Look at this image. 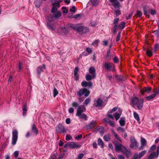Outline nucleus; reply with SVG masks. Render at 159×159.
Returning a JSON list of instances; mask_svg holds the SVG:
<instances>
[{
	"instance_id": "25",
	"label": "nucleus",
	"mask_w": 159,
	"mask_h": 159,
	"mask_svg": "<svg viewBox=\"0 0 159 159\" xmlns=\"http://www.w3.org/2000/svg\"><path fill=\"white\" fill-rule=\"evenodd\" d=\"M61 16V14L59 11H58L54 14L52 15L53 17L54 18H55L57 19L59 18Z\"/></svg>"
},
{
	"instance_id": "22",
	"label": "nucleus",
	"mask_w": 159,
	"mask_h": 159,
	"mask_svg": "<svg viewBox=\"0 0 159 159\" xmlns=\"http://www.w3.org/2000/svg\"><path fill=\"white\" fill-rule=\"evenodd\" d=\"M97 104L95 106L97 107H100L103 102V100L101 98L98 99L97 100Z\"/></svg>"
},
{
	"instance_id": "30",
	"label": "nucleus",
	"mask_w": 159,
	"mask_h": 159,
	"mask_svg": "<svg viewBox=\"0 0 159 159\" xmlns=\"http://www.w3.org/2000/svg\"><path fill=\"white\" fill-rule=\"evenodd\" d=\"M125 23L124 21H122L118 25V28L121 30L123 29L125 26Z\"/></svg>"
},
{
	"instance_id": "7",
	"label": "nucleus",
	"mask_w": 159,
	"mask_h": 159,
	"mask_svg": "<svg viewBox=\"0 0 159 159\" xmlns=\"http://www.w3.org/2000/svg\"><path fill=\"white\" fill-rule=\"evenodd\" d=\"M56 131L59 133L63 134L66 132L64 127L60 124H59L56 129Z\"/></svg>"
},
{
	"instance_id": "42",
	"label": "nucleus",
	"mask_w": 159,
	"mask_h": 159,
	"mask_svg": "<svg viewBox=\"0 0 159 159\" xmlns=\"http://www.w3.org/2000/svg\"><path fill=\"white\" fill-rule=\"evenodd\" d=\"M53 97H55L58 93V91L55 88H54L53 91Z\"/></svg>"
},
{
	"instance_id": "16",
	"label": "nucleus",
	"mask_w": 159,
	"mask_h": 159,
	"mask_svg": "<svg viewBox=\"0 0 159 159\" xmlns=\"http://www.w3.org/2000/svg\"><path fill=\"white\" fill-rule=\"evenodd\" d=\"M46 66L44 64L42 65V66H39L37 68L38 74L40 75L41 73L43 71V69H45Z\"/></svg>"
},
{
	"instance_id": "23",
	"label": "nucleus",
	"mask_w": 159,
	"mask_h": 159,
	"mask_svg": "<svg viewBox=\"0 0 159 159\" xmlns=\"http://www.w3.org/2000/svg\"><path fill=\"white\" fill-rule=\"evenodd\" d=\"M112 3V6H114L115 8H119V7H120V3L118 1H115L114 2Z\"/></svg>"
},
{
	"instance_id": "37",
	"label": "nucleus",
	"mask_w": 159,
	"mask_h": 159,
	"mask_svg": "<svg viewBox=\"0 0 159 159\" xmlns=\"http://www.w3.org/2000/svg\"><path fill=\"white\" fill-rule=\"evenodd\" d=\"M146 54L148 57H150L152 55V53L150 49H148L146 51Z\"/></svg>"
},
{
	"instance_id": "11",
	"label": "nucleus",
	"mask_w": 159,
	"mask_h": 159,
	"mask_svg": "<svg viewBox=\"0 0 159 159\" xmlns=\"http://www.w3.org/2000/svg\"><path fill=\"white\" fill-rule=\"evenodd\" d=\"M86 109V108L84 105H80L79 106L76 114H80L81 113H83V112L85 111Z\"/></svg>"
},
{
	"instance_id": "57",
	"label": "nucleus",
	"mask_w": 159,
	"mask_h": 159,
	"mask_svg": "<svg viewBox=\"0 0 159 159\" xmlns=\"http://www.w3.org/2000/svg\"><path fill=\"white\" fill-rule=\"evenodd\" d=\"M119 20V19L118 18H115L113 21V24L115 25H117V22Z\"/></svg>"
},
{
	"instance_id": "29",
	"label": "nucleus",
	"mask_w": 159,
	"mask_h": 159,
	"mask_svg": "<svg viewBox=\"0 0 159 159\" xmlns=\"http://www.w3.org/2000/svg\"><path fill=\"white\" fill-rule=\"evenodd\" d=\"M156 93H153L152 94L149 96L146 97V99L148 101H149L152 99L153 98H154L156 96Z\"/></svg>"
},
{
	"instance_id": "33",
	"label": "nucleus",
	"mask_w": 159,
	"mask_h": 159,
	"mask_svg": "<svg viewBox=\"0 0 159 159\" xmlns=\"http://www.w3.org/2000/svg\"><path fill=\"white\" fill-rule=\"evenodd\" d=\"M93 6H96L98 4L99 0H90Z\"/></svg>"
},
{
	"instance_id": "4",
	"label": "nucleus",
	"mask_w": 159,
	"mask_h": 159,
	"mask_svg": "<svg viewBox=\"0 0 159 159\" xmlns=\"http://www.w3.org/2000/svg\"><path fill=\"white\" fill-rule=\"evenodd\" d=\"M77 31L80 34H82L89 32V29L86 27L78 26Z\"/></svg>"
},
{
	"instance_id": "48",
	"label": "nucleus",
	"mask_w": 159,
	"mask_h": 159,
	"mask_svg": "<svg viewBox=\"0 0 159 159\" xmlns=\"http://www.w3.org/2000/svg\"><path fill=\"white\" fill-rule=\"evenodd\" d=\"M90 100V99L89 98H88L86 99L85 100L84 103V104L86 105H88L89 103Z\"/></svg>"
},
{
	"instance_id": "55",
	"label": "nucleus",
	"mask_w": 159,
	"mask_h": 159,
	"mask_svg": "<svg viewBox=\"0 0 159 159\" xmlns=\"http://www.w3.org/2000/svg\"><path fill=\"white\" fill-rule=\"evenodd\" d=\"M110 52L111 51L110 49H109L107 52V53L106 54V57L107 58H110L111 57V55H110Z\"/></svg>"
},
{
	"instance_id": "60",
	"label": "nucleus",
	"mask_w": 159,
	"mask_h": 159,
	"mask_svg": "<svg viewBox=\"0 0 159 159\" xmlns=\"http://www.w3.org/2000/svg\"><path fill=\"white\" fill-rule=\"evenodd\" d=\"M57 10V9L56 7H53L52 10V13H55Z\"/></svg>"
},
{
	"instance_id": "52",
	"label": "nucleus",
	"mask_w": 159,
	"mask_h": 159,
	"mask_svg": "<svg viewBox=\"0 0 159 159\" xmlns=\"http://www.w3.org/2000/svg\"><path fill=\"white\" fill-rule=\"evenodd\" d=\"M63 10V12L64 13H67L68 12V10L65 7H62Z\"/></svg>"
},
{
	"instance_id": "24",
	"label": "nucleus",
	"mask_w": 159,
	"mask_h": 159,
	"mask_svg": "<svg viewBox=\"0 0 159 159\" xmlns=\"http://www.w3.org/2000/svg\"><path fill=\"white\" fill-rule=\"evenodd\" d=\"M98 145L100 146L102 148H104V143L102 140L101 138H99L98 139Z\"/></svg>"
},
{
	"instance_id": "45",
	"label": "nucleus",
	"mask_w": 159,
	"mask_h": 159,
	"mask_svg": "<svg viewBox=\"0 0 159 159\" xmlns=\"http://www.w3.org/2000/svg\"><path fill=\"white\" fill-rule=\"evenodd\" d=\"M156 146L155 145H152L149 149V152H152L155 150L156 148Z\"/></svg>"
},
{
	"instance_id": "38",
	"label": "nucleus",
	"mask_w": 159,
	"mask_h": 159,
	"mask_svg": "<svg viewBox=\"0 0 159 159\" xmlns=\"http://www.w3.org/2000/svg\"><path fill=\"white\" fill-rule=\"evenodd\" d=\"M142 14V13L141 11H137V12L135 14V16L137 17H141Z\"/></svg>"
},
{
	"instance_id": "13",
	"label": "nucleus",
	"mask_w": 159,
	"mask_h": 159,
	"mask_svg": "<svg viewBox=\"0 0 159 159\" xmlns=\"http://www.w3.org/2000/svg\"><path fill=\"white\" fill-rule=\"evenodd\" d=\"M151 90V88L149 87H145L141 89L140 93L142 94L143 95L144 93H149Z\"/></svg>"
},
{
	"instance_id": "40",
	"label": "nucleus",
	"mask_w": 159,
	"mask_h": 159,
	"mask_svg": "<svg viewBox=\"0 0 159 159\" xmlns=\"http://www.w3.org/2000/svg\"><path fill=\"white\" fill-rule=\"evenodd\" d=\"M27 111V106L26 105H24L23 108V115L25 116L26 114Z\"/></svg>"
},
{
	"instance_id": "10",
	"label": "nucleus",
	"mask_w": 159,
	"mask_h": 159,
	"mask_svg": "<svg viewBox=\"0 0 159 159\" xmlns=\"http://www.w3.org/2000/svg\"><path fill=\"white\" fill-rule=\"evenodd\" d=\"M39 132V130L34 124H33L31 128V134L34 135H37Z\"/></svg>"
},
{
	"instance_id": "2",
	"label": "nucleus",
	"mask_w": 159,
	"mask_h": 159,
	"mask_svg": "<svg viewBox=\"0 0 159 159\" xmlns=\"http://www.w3.org/2000/svg\"><path fill=\"white\" fill-rule=\"evenodd\" d=\"M105 70H111L114 71L115 70V66L112 63L110 62H105L103 65Z\"/></svg>"
},
{
	"instance_id": "6",
	"label": "nucleus",
	"mask_w": 159,
	"mask_h": 159,
	"mask_svg": "<svg viewBox=\"0 0 159 159\" xmlns=\"http://www.w3.org/2000/svg\"><path fill=\"white\" fill-rule=\"evenodd\" d=\"M131 144L130 147V148H134L135 149H137L138 147V144H137V141L134 137H131L130 138Z\"/></svg>"
},
{
	"instance_id": "44",
	"label": "nucleus",
	"mask_w": 159,
	"mask_h": 159,
	"mask_svg": "<svg viewBox=\"0 0 159 159\" xmlns=\"http://www.w3.org/2000/svg\"><path fill=\"white\" fill-rule=\"evenodd\" d=\"M115 12L116 14V16H118L121 14V12L119 10H116L115 11Z\"/></svg>"
},
{
	"instance_id": "17",
	"label": "nucleus",
	"mask_w": 159,
	"mask_h": 159,
	"mask_svg": "<svg viewBox=\"0 0 159 159\" xmlns=\"http://www.w3.org/2000/svg\"><path fill=\"white\" fill-rule=\"evenodd\" d=\"M122 152L126 155L127 158H129L131 155V151L130 150H128L125 147L122 151Z\"/></svg>"
},
{
	"instance_id": "61",
	"label": "nucleus",
	"mask_w": 159,
	"mask_h": 159,
	"mask_svg": "<svg viewBox=\"0 0 159 159\" xmlns=\"http://www.w3.org/2000/svg\"><path fill=\"white\" fill-rule=\"evenodd\" d=\"M113 61L114 63H117L119 61V60L117 57L115 56L113 59Z\"/></svg>"
},
{
	"instance_id": "5",
	"label": "nucleus",
	"mask_w": 159,
	"mask_h": 159,
	"mask_svg": "<svg viewBox=\"0 0 159 159\" xmlns=\"http://www.w3.org/2000/svg\"><path fill=\"white\" fill-rule=\"evenodd\" d=\"M18 132L16 129L13 130L12 143L15 145L16 142L18 139Z\"/></svg>"
},
{
	"instance_id": "27",
	"label": "nucleus",
	"mask_w": 159,
	"mask_h": 159,
	"mask_svg": "<svg viewBox=\"0 0 159 159\" xmlns=\"http://www.w3.org/2000/svg\"><path fill=\"white\" fill-rule=\"evenodd\" d=\"M69 27L71 28L73 30L77 31L78 27V26L77 25H75L73 24H70L68 25V28Z\"/></svg>"
},
{
	"instance_id": "35",
	"label": "nucleus",
	"mask_w": 159,
	"mask_h": 159,
	"mask_svg": "<svg viewBox=\"0 0 159 159\" xmlns=\"http://www.w3.org/2000/svg\"><path fill=\"white\" fill-rule=\"evenodd\" d=\"M141 145L145 146L147 144V141L144 138H142L141 139Z\"/></svg>"
},
{
	"instance_id": "51",
	"label": "nucleus",
	"mask_w": 159,
	"mask_h": 159,
	"mask_svg": "<svg viewBox=\"0 0 159 159\" xmlns=\"http://www.w3.org/2000/svg\"><path fill=\"white\" fill-rule=\"evenodd\" d=\"M79 68L78 67H76L74 70V75H76L78 71Z\"/></svg>"
},
{
	"instance_id": "49",
	"label": "nucleus",
	"mask_w": 159,
	"mask_h": 159,
	"mask_svg": "<svg viewBox=\"0 0 159 159\" xmlns=\"http://www.w3.org/2000/svg\"><path fill=\"white\" fill-rule=\"evenodd\" d=\"M72 107H79V103L78 102H73L72 103Z\"/></svg>"
},
{
	"instance_id": "46",
	"label": "nucleus",
	"mask_w": 159,
	"mask_h": 159,
	"mask_svg": "<svg viewBox=\"0 0 159 159\" xmlns=\"http://www.w3.org/2000/svg\"><path fill=\"white\" fill-rule=\"evenodd\" d=\"M133 159H140V158H139V156L137 153H135L134 154V155L133 157Z\"/></svg>"
},
{
	"instance_id": "3",
	"label": "nucleus",
	"mask_w": 159,
	"mask_h": 159,
	"mask_svg": "<svg viewBox=\"0 0 159 159\" xmlns=\"http://www.w3.org/2000/svg\"><path fill=\"white\" fill-rule=\"evenodd\" d=\"M89 91L86 88L81 89L77 93V94L79 97H80L84 94L85 97H87L89 95Z\"/></svg>"
},
{
	"instance_id": "41",
	"label": "nucleus",
	"mask_w": 159,
	"mask_h": 159,
	"mask_svg": "<svg viewBox=\"0 0 159 159\" xmlns=\"http://www.w3.org/2000/svg\"><path fill=\"white\" fill-rule=\"evenodd\" d=\"M114 117L116 120H117L120 117V115L117 112L115 114Z\"/></svg>"
},
{
	"instance_id": "43",
	"label": "nucleus",
	"mask_w": 159,
	"mask_h": 159,
	"mask_svg": "<svg viewBox=\"0 0 159 159\" xmlns=\"http://www.w3.org/2000/svg\"><path fill=\"white\" fill-rule=\"evenodd\" d=\"M61 2V1H60V2ZM52 5L53 7H60V2H53V3H52Z\"/></svg>"
},
{
	"instance_id": "31",
	"label": "nucleus",
	"mask_w": 159,
	"mask_h": 159,
	"mask_svg": "<svg viewBox=\"0 0 159 159\" xmlns=\"http://www.w3.org/2000/svg\"><path fill=\"white\" fill-rule=\"evenodd\" d=\"M96 77H93V75H91V76L89 75L88 74L86 75V79L87 81H90L92 79H94Z\"/></svg>"
},
{
	"instance_id": "9",
	"label": "nucleus",
	"mask_w": 159,
	"mask_h": 159,
	"mask_svg": "<svg viewBox=\"0 0 159 159\" xmlns=\"http://www.w3.org/2000/svg\"><path fill=\"white\" fill-rule=\"evenodd\" d=\"M125 147L121 144H115V149L116 152L121 151V152L124 149Z\"/></svg>"
},
{
	"instance_id": "26",
	"label": "nucleus",
	"mask_w": 159,
	"mask_h": 159,
	"mask_svg": "<svg viewBox=\"0 0 159 159\" xmlns=\"http://www.w3.org/2000/svg\"><path fill=\"white\" fill-rule=\"evenodd\" d=\"M119 123L121 126H124L125 125V121L124 117H121L119 120Z\"/></svg>"
},
{
	"instance_id": "19",
	"label": "nucleus",
	"mask_w": 159,
	"mask_h": 159,
	"mask_svg": "<svg viewBox=\"0 0 159 159\" xmlns=\"http://www.w3.org/2000/svg\"><path fill=\"white\" fill-rule=\"evenodd\" d=\"M76 115L78 116L80 118L84 119L85 120H87V116L84 113H81L80 114H76Z\"/></svg>"
},
{
	"instance_id": "12",
	"label": "nucleus",
	"mask_w": 159,
	"mask_h": 159,
	"mask_svg": "<svg viewBox=\"0 0 159 159\" xmlns=\"http://www.w3.org/2000/svg\"><path fill=\"white\" fill-rule=\"evenodd\" d=\"M69 147L72 148H79L80 146L73 142H69Z\"/></svg>"
},
{
	"instance_id": "32",
	"label": "nucleus",
	"mask_w": 159,
	"mask_h": 159,
	"mask_svg": "<svg viewBox=\"0 0 159 159\" xmlns=\"http://www.w3.org/2000/svg\"><path fill=\"white\" fill-rule=\"evenodd\" d=\"M35 6L37 7H39L42 3L40 0H36L34 2Z\"/></svg>"
},
{
	"instance_id": "58",
	"label": "nucleus",
	"mask_w": 159,
	"mask_h": 159,
	"mask_svg": "<svg viewBox=\"0 0 159 159\" xmlns=\"http://www.w3.org/2000/svg\"><path fill=\"white\" fill-rule=\"evenodd\" d=\"M114 137L118 140H119L120 142H122L121 140L120 137L118 135L116 134H115V135H114Z\"/></svg>"
},
{
	"instance_id": "59",
	"label": "nucleus",
	"mask_w": 159,
	"mask_h": 159,
	"mask_svg": "<svg viewBox=\"0 0 159 159\" xmlns=\"http://www.w3.org/2000/svg\"><path fill=\"white\" fill-rule=\"evenodd\" d=\"M53 17L52 15H50L48 16V20L49 21H52L53 20Z\"/></svg>"
},
{
	"instance_id": "63",
	"label": "nucleus",
	"mask_w": 159,
	"mask_h": 159,
	"mask_svg": "<svg viewBox=\"0 0 159 159\" xmlns=\"http://www.w3.org/2000/svg\"><path fill=\"white\" fill-rule=\"evenodd\" d=\"M14 155L16 158H17L19 155V152L17 151H15L14 153Z\"/></svg>"
},
{
	"instance_id": "28",
	"label": "nucleus",
	"mask_w": 159,
	"mask_h": 159,
	"mask_svg": "<svg viewBox=\"0 0 159 159\" xmlns=\"http://www.w3.org/2000/svg\"><path fill=\"white\" fill-rule=\"evenodd\" d=\"M103 138L105 141H109L110 139V134H107L104 136Z\"/></svg>"
},
{
	"instance_id": "50",
	"label": "nucleus",
	"mask_w": 159,
	"mask_h": 159,
	"mask_svg": "<svg viewBox=\"0 0 159 159\" xmlns=\"http://www.w3.org/2000/svg\"><path fill=\"white\" fill-rule=\"evenodd\" d=\"M117 25H115L112 30H113V32L114 34H115L117 32Z\"/></svg>"
},
{
	"instance_id": "8",
	"label": "nucleus",
	"mask_w": 159,
	"mask_h": 159,
	"mask_svg": "<svg viewBox=\"0 0 159 159\" xmlns=\"http://www.w3.org/2000/svg\"><path fill=\"white\" fill-rule=\"evenodd\" d=\"M97 125V123L96 121L92 120L90 124L86 125L84 128L86 129H89L93 128Z\"/></svg>"
},
{
	"instance_id": "34",
	"label": "nucleus",
	"mask_w": 159,
	"mask_h": 159,
	"mask_svg": "<svg viewBox=\"0 0 159 159\" xmlns=\"http://www.w3.org/2000/svg\"><path fill=\"white\" fill-rule=\"evenodd\" d=\"M143 12H144V14L146 16L149 17L150 15L149 13L148 12V11L146 9V7H144L143 8Z\"/></svg>"
},
{
	"instance_id": "53",
	"label": "nucleus",
	"mask_w": 159,
	"mask_h": 159,
	"mask_svg": "<svg viewBox=\"0 0 159 159\" xmlns=\"http://www.w3.org/2000/svg\"><path fill=\"white\" fill-rule=\"evenodd\" d=\"M117 129L118 131H120L122 132H124L125 131V130L123 128L120 127H118L117 128Z\"/></svg>"
},
{
	"instance_id": "14",
	"label": "nucleus",
	"mask_w": 159,
	"mask_h": 159,
	"mask_svg": "<svg viewBox=\"0 0 159 159\" xmlns=\"http://www.w3.org/2000/svg\"><path fill=\"white\" fill-rule=\"evenodd\" d=\"M89 72L93 75V77H96V70L94 67L93 66L90 67L89 68Z\"/></svg>"
},
{
	"instance_id": "21",
	"label": "nucleus",
	"mask_w": 159,
	"mask_h": 159,
	"mask_svg": "<svg viewBox=\"0 0 159 159\" xmlns=\"http://www.w3.org/2000/svg\"><path fill=\"white\" fill-rule=\"evenodd\" d=\"M156 156V152H152L148 157V159H153L154 158H157Z\"/></svg>"
},
{
	"instance_id": "20",
	"label": "nucleus",
	"mask_w": 159,
	"mask_h": 159,
	"mask_svg": "<svg viewBox=\"0 0 159 159\" xmlns=\"http://www.w3.org/2000/svg\"><path fill=\"white\" fill-rule=\"evenodd\" d=\"M115 76L116 80L119 81H124L125 80V78L122 75H116Z\"/></svg>"
},
{
	"instance_id": "47",
	"label": "nucleus",
	"mask_w": 159,
	"mask_h": 159,
	"mask_svg": "<svg viewBox=\"0 0 159 159\" xmlns=\"http://www.w3.org/2000/svg\"><path fill=\"white\" fill-rule=\"evenodd\" d=\"M121 33V32H119L118 33L116 39V42H118L120 40V37Z\"/></svg>"
},
{
	"instance_id": "62",
	"label": "nucleus",
	"mask_w": 159,
	"mask_h": 159,
	"mask_svg": "<svg viewBox=\"0 0 159 159\" xmlns=\"http://www.w3.org/2000/svg\"><path fill=\"white\" fill-rule=\"evenodd\" d=\"M72 137L70 135L67 134L66 135V140L68 141L72 139Z\"/></svg>"
},
{
	"instance_id": "39",
	"label": "nucleus",
	"mask_w": 159,
	"mask_h": 159,
	"mask_svg": "<svg viewBox=\"0 0 159 159\" xmlns=\"http://www.w3.org/2000/svg\"><path fill=\"white\" fill-rule=\"evenodd\" d=\"M134 118L138 121L140 120V118L138 114L135 112H134Z\"/></svg>"
},
{
	"instance_id": "18",
	"label": "nucleus",
	"mask_w": 159,
	"mask_h": 159,
	"mask_svg": "<svg viewBox=\"0 0 159 159\" xmlns=\"http://www.w3.org/2000/svg\"><path fill=\"white\" fill-rule=\"evenodd\" d=\"M96 131H99L101 134L102 135L104 133V128L102 126H98L95 129Z\"/></svg>"
},
{
	"instance_id": "15",
	"label": "nucleus",
	"mask_w": 159,
	"mask_h": 159,
	"mask_svg": "<svg viewBox=\"0 0 159 159\" xmlns=\"http://www.w3.org/2000/svg\"><path fill=\"white\" fill-rule=\"evenodd\" d=\"M81 85L83 87H84L87 86L89 87H91L92 86L93 84L91 82L83 81L81 83Z\"/></svg>"
},
{
	"instance_id": "1",
	"label": "nucleus",
	"mask_w": 159,
	"mask_h": 159,
	"mask_svg": "<svg viewBox=\"0 0 159 159\" xmlns=\"http://www.w3.org/2000/svg\"><path fill=\"white\" fill-rule=\"evenodd\" d=\"M143 99H139L138 97H134L132 98L130 103L135 108L136 106L137 109L141 110L143 106Z\"/></svg>"
},
{
	"instance_id": "54",
	"label": "nucleus",
	"mask_w": 159,
	"mask_h": 159,
	"mask_svg": "<svg viewBox=\"0 0 159 159\" xmlns=\"http://www.w3.org/2000/svg\"><path fill=\"white\" fill-rule=\"evenodd\" d=\"M76 7L75 6H72V8H70V11L71 12H75L76 11Z\"/></svg>"
},
{
	"instance_id": "64",
	"label": "nucleus",
	"mask_w": 159,
	"mask_h": 159,
	"mask_svg": "<svg viewBox=\"0 0 159 159\" xmlns=\"http://www.w3.org/2000/svg\"><path fill=\"white\" fill-rule=\"evenodd\" d=\"M57 154H54L52 155L50 159H56L57 158Z\"/></svg>"
},
{
	"instance_id": "36",
	"label": "nucleus",
	"mask_w": 159,
	"mask_h": 159,
	"mask_svg": "<svg viewBox=\"0 0 159 159\" xmlns=\"http://www.w3.org/2000/svg\"><path fill=\"white\" fill-rule=\"evenodd\" d=\"M146 152L147 151L145 150L140 152L138 154L139 158H142L146 153Z\"/></svg>"
},
{
	"instance_id": "56",
	"label": "nucleus",
	"mask_w": 159,
	"mask_h": 159,
	"mask_svg": "<svg viewBox=\"0 0 159 159\" xmlns=\"http://www.w3.org/2000/svg\"><path fill=\"white\" fill-rule=\"evenodd\" d=\"M80 14H76V15H74L72 17H71V16H68L69 18H74L75 19H76L77 18L80 17Z\"/></svg>"
}]
</instances>
